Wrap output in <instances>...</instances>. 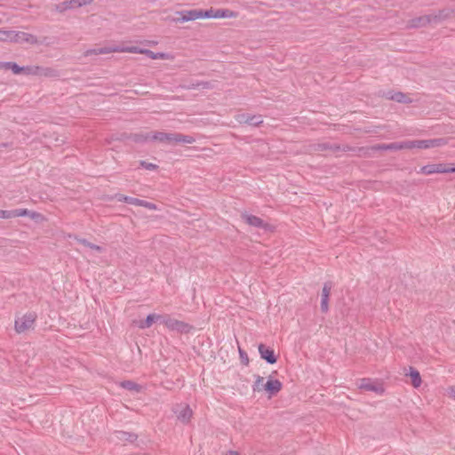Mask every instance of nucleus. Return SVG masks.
<instances>
[{
	"label": "nucleus",
	"instance_id": "nucleus-1",
	"mask_svg": "<svg viewBox=\"0 0 455 455\" xmlns=\"http://www.w3.org/2000/svg\"><path fill=\"white\" fill-rule=\"evenodd\" d=\"M151 140H157L167 145L192 144L196 141L195 138L189 135L164 132H156L151 133Z\"/></svg>",
	"mask_w": 455,
	"mask_h": 455
},
{
	"label": "nucleus",
	"instance_id": "nucleus-2",
	"mask_svg": "<svg viewBox=\"0 0 455 455\" xmlns=\"http://www.w3.org/2000/svg\"><path fill=\"white\" fill-rule=\"evenodd\" d=\"M36 317L37 315L34 312H28L21 316H18L14 323L16 332L22 333L32 329L34 327Z\"/></svg>",
	"mask_w": 455,
	"mask_h": 455
},
{
	"label": "nucleus",
	"instance_id": "nucleus-3",
	"mask_svg": "<svg viewBox=\"0 0 455 455\" xmlns=\"http://www.w3.org/2000/svg\"><path fill=\"white\" fill-rule=\"evenodd\" d=\"M92 0H68L62 3L57 4L53 5L52 10L58 12H64L68 10H72L76 8H79L84 5L91 4Z\"/></svg>",
	"mask_w": 455,
	"mask_h": 455
},
{
	"label": "nucleus",
	"instance_id": "nucleus-4",
	"mask_svg": "<svg viewBox=\"0 0 455 455\" xmlns=\"http://www.w3.org/2000/svg\"><path fill=\"white\" fill-rule=\"evenodd\" d=\"M418 172L426 175H430L434 173H451L455 172V165L451 167H446V165L443 164H427L422 166Z\"/></svg>",
	"mask_w": 455,
	"mask_h": 455
},
{
	"label": "nucleus",
	"instance_id": "nucleus-5",
	"mask_svg": "<svg viewBox=\"0 0 455 455\" xmlns=\"http://www.w3.org/2000/svg\"><path fill=\"white\" fill-rule=\"evenodd\" d=\"M359 387L366 391H371L377 395H382L385 391L381 381L371 379H361Z\"/></svg>",
	"mask_w": 455,
	"mask_h": 455
},
{
	"label": "nucleus",
	"instance_id": "nucleus-6",
	"mask_svg": "<svg viewBox=\"0 0 455 455\" xmlns=\"http://www.w3.org/2000/svg\"><path fill=\"white\" fill-rule=\"evenodd\" d=\"M162 323L172 331H178L180 332H187L189 329L188 323L179 321L177 319L172 318L168 315H163Z\"/></svg>",
	"mask_w": 455,
	"mask_h": 455
},
{
	"label": "nucleus",
	"instance_id": "nucleus-7",
	"mask_svg": "<svg viewBox=\"0 0 455 455\" xmlns=\"http://www.w3.org/2000/svg\"><path fill=\"white\" fill-rule=\"evenodd\" d=\"M176 14L180 15V17L172 20L175 23L196 20L199 19V9L180 11L176 12Z\"/></svg>",
	"mask_w": 455,
	"mask_h": 455
},
{
	"label": "nucleus",
	"instance_id": "nucleus-8",
	"mask_svg": "<svg viewBox=\"0 0 455 455\" xmlns=\"http://www.w3.org/2000/svg\"><path fill=\"white\" fill-rule=\"evenodd\" d=\"M12 43H28L29 44H38V40L36 36L32 34L22 32V31H15L13 30L12 42Z\"/></svg>",
	"mask_w": 455,
	"mask_h": 455
},
{
	"label": "nucleus",
	"instance_id": "nucleus-9",
	"mask_svg": "<svg viewBox=\"0 0 455 455\" xmlns=\"http://www.w3.org/2000/svg\"><path fill=\"white\" fill-rule=\"evenodd\" d=\"M173 411L178 419L182 423H188L192 417V410L188 404H178Z\"/></svg>",
	"mask_w": 455,
	"mask_h": 455
},
{
	"label": "nucleus",
	"instance_id": "nucleus-10",
	"mask_svg": "<svg viewBox=\"0 0 455 455\" xmlns=\"http://www.w3.org/2000/svg\"><path fill=\"white\" fill-rule=\"evenodd\" d=\"M259 353L260 357L267 363L274 364L277 361L274 349L262 343L259 345Z\"/></svg>",
	"mask_w": 455,
	"mask_h": 455
},
{
	"label": "nucleus",
	"instance_id": "nucleus-11",
	"mask_svg": "<svg viewBox=\"0 0 455 455\" xmlns=\"http://www.w3.org/2000/svg\"><path fill=\"white\" fill-rule=\"evenodd\" d=\"M118 200L127 203V204H130L143 206L148 210H156V205L151 202L140 200V199L127 196H120V198Z\"/></svg>",
	"mask_w": 455,
	"mask_h": 455
},
{
	"label": "nucleus",
	"instance_id": "nucleus-12",
	"mask_svg": "<svg viewBox=\"0 0 455 455\" xmlns=\"http://www.w3.org/2000/svg\"><path fill=\"white\" fill-rule=\"evenodd\" d=\"M332 289V283L326 282L323 283V287L321 294V311L326 313L329 310V297Z\"/></svg>",
	"mask_w": 455,
	"mask_h": 455
},
{
	"label": "nucleus",
	"instance_id": "nucleus-13",
	"mask_svg": "<svg viewBox=\"0 0 455 455\" xmlns=\"http://www.w3.org/2000/svg\"><path fill=\"white\" fill-rule=\"evenodd\" d=\"M406 149V141L392 142L389 144H376L371 148L372 151L379 150H403Z\"/></svg>",
	"mask_w": 455,
	"mask_h": 455
},
{
	"label": "nucleus",
	"instance_id": "nucleus-14",
	"mask_svg": "<svg viewBox=\"0 0 455 455\" xmlns=\"http://www.w3.org/2000/svg\"><path fill=\"white\" fill-rule=\"evenodd\" d=\"M241 218L246 224L254 228L266 229L267 226V224H266L260 218L249 214L247 212H243L241 214Z\"/></svg>",
	"mask_w": 455,
	"mask_h": 455
},
{
	"label": "nucleus",
	"instance_id": "nucleus-15",
	"mask_svg": "<svg viewBox=\"0 0 455 455\" xmlns=\"http://www.w3.org/2000/svg\"><path fill=\"white\" fill-rule=\"evenodd\" d=\"M283 384L276 379L269 378L265 383V391L269 396L276 395L282 389Z\"/></svg>",
	"mask_w": 455,
	"mask_h": 455
},
{
	"label": "nucleus",
	"instance_id": "nucleus-16",
	"mask_svg": "<svg viewBox=\"0 0 455 455\" xmlns=\"http://www.w3.org/2000/svg\"><path fill=\"white\" fill-rule=\"evenodd\" d=\"M385 97L388 100L399 102V103H411L412 100L410 99V97L401 92H387L385 93Z\"/></svg>",
	"mask_w": 455,
	"mask_h": 455
},
{
	"label": "nucleus",
	"instance_id": "nucleus-17",
	"mask_svg": "<svg viewBox=\"0 0 455 455\" xmlns=\"http://www.w3.org/2000/svg\"><path fill=\"white\" fill-rule=\"evenodd\" d=\"M433 20H435V18H433L431 16V14H427V15H423V16H420V17H417L415 19H412L411 21H410V26L411 28H420V27H425L427 26V24H430V23H433Z\"/></svg>",
	"mask_w": 455,
	"mask_h": 455
},
{
	"label": "nucleus",
	"instance_id": "nucleus-18",
	"mask_svg": "<svg viewBox=\"0 0 455 455\" xmlns=\"http://www.w3.org/2000/svg\"><path fill=\"white\" fill-rule=\"evenodd\" d=\"M162 316L163 315L150 314L145 320L140 322L139 327L140 329H148L155 322L160 321L162 323Z\"/></svg>",
	"mask_w": 455,
	"mask_h": 455
},
{
	"label": "nucleus",
	"instance_id": "nucleus-19",
	"mask_svg": "<svg viewBox=\"0 0 455 455\" xmlns=\"http://www.w3.org/2000/svg\"><path fill=\"white\" fill-rule=\"evenodd\" d=\"M120 387H122L123 388L129 390L134 394L140 393L141 390L143 389L142 386H140L132 380H124V381L121 382Z\"/></svg>",
	"mask_w": 455,
	"mask_h": 455
},
{
	"label": "nucleus",
	"instance_id": "nucleus-20",
	"mask_svg": "<svg viewBox=\"0 0 455 455\" xmlns=\"http://www.w3.org/2000/svg\"><path fill=\"white\" fill-rule=\"evenodd\" d=\"M75 239L82 245H84V247H87L92 251H95L96 252L98 253H102L103 251H105V249L100 245H97V244H94L91 242H89L88 240L84 239V238H80L78 236H75Z\"/></svg>",
	"mask_w": 455,
	"mask_h": 455
},
{
	"label": "nucleus",
	"instance_id": "nucleus-21",
	"mask_svg": "<svg viewBox=\"0 0 455 455\" xmlns=\"http://www.w3.org/2000/svg\"><path fill=\"white\" fill-rule=\"evenodd\" d=\"M114 435L119 441L129 442V443H133L137 438L136 435H134L132 433H129V432H124V431H116L114 433Z\"/></svg>",
	"mask_w": 455,
	"mask_h": 455
},
{
	"label": "nucleus",
	"instance_id": "nucleus-22",
	"mask_svg": "<svg viewBox=\"0 0 455 455\" xmlns=\"http://www.w3.org/2000/svg\"><path fill=\"white\" fill-rule=\"evenodd\" d=\"M15 218L16 217H29L32 220H37L41 217L40 213L31 212L28 209H14Z\"/></svg>",
	"mask_w": 455,
	"mask_h": 455
},
{
	"label": "nucleus",
	"instance_id": "nucleus-23",
	"mask_svg": "<svg viewBox=\"0 0 455 455\" xmlns=\"http://www.w3.org/2000/svg\"><path fill=\"white\" fill-rule=\"evenodd\" d=\"M0 67L5 68V69H11L13 74L15 75H19L20 73H22V70H23V67H20L19 66L17 63L15 62H2L0 63Z\"/></svg>",
	"mask_w": 455,
	"mask_h": 455
},
{
	"label": "nucleus",
	"instance_id": "nucleus-24",
	"mask_svg": "<svg viewBox=\"0 0 455 455\" xmlns=\"http://www.w3.org/2000/svg\"><path fill=\"white\" fill-rule=\"evenodd\" d=\"M410 378H411V385L414 387H419V385L421 384V377H420V374L419 372V371L413 369V368H410V374H409Z\"/></svg>",
	"mask_w": 455,
	"mask_h": 455
},
{
	"label": "nucleus",
	"instance_id": "nucleus-25",
	"mask_svg": "<svg viewBox=\"0 0 455 455\" xmlns=\"http://www.w3.org/2000/svg\"><path fill=\"white\" fill-rule=\"evenodd\" d=\"M405 141H406V149L427 148V140H405Z\"/></svg>",
	"mask_w": 455,
	"mask_h": 455
},
{
	"label": "nucleus",
	"instance_id": "nucleus-26",
	"mask_svg": "<svg viewBox=\"0 0 455 455\" xmlns=\"http://www.w3.org/2000/svg\"><path fill=\"white\" fill-rule=\"evenodd\" d=\"M58 75L57 70L47 68V67H39L38 76H45V77H53Z\"/></svg>",
	"mask_w": 455,
	"mask_h": 455
},
{
	"label": "nucleus",
	"instance_id": "nucleus-27",
	"mask_svg": "<svg viewBox=\"0 0 455 455\" xmlns=\"http://www.w3.org/2000/svg\"><path fill=\"white\" fill-rule=\"evenodd\" d=\"M112 52H118V50L116 48L111 49V48H107V47H100V48H96V49H92V50H88L86 52L85 55L88 56V55H92V54H95V55L106 54V53H109Z\"/></svg>",
	"mask_w": 455,
	"mask_h": 455
},
{
	"label": "nucleus",
	"instance_id": "nucleus-28",
	"mask_svg": "<svg viewBox=\"0 0 455 455\" xmlns=\"http://www.w3.org/2000/svg\"><path fill=\"white\" fill-rule=\"evenodd\" d=\"M215 18H233L235 13L228 9H217L214 12Z\"/></svg>",
	"mask_w": 455,
	"mask_h": 455
},
{
	"label": "nucleus",
	"instance_id": "nucleus-29",
	"mask_svg": "<svg viewBox=\"0 0 455 455\" xmlns=\"http://www.w3.org/2000/svg\"><path fill=\"white\" fill-rule=\"evenodd\" d=\"M265 379L259 375L256 376V380L252 385V390L254 392L265 391Z\"/></svg>",
	"mask_w": 455,
	"mask_h": 455
},
{
	"label": "nucleus",
	"instance_id": "nucleus-30",
	"mask_svg": "<svg viewBox=\"0 0 455 455\" xmlns=\"http://www.w3.org/2000/svg\"><path fill=\"white\" fill-rule=\"evenodd\" d=\"M431 16L435 18L433 23L437 24L446 20L449 17V12L446 10H440L437 13L431 14Z\"/></svg>",
	"mask_w": 455,
	"mask_h": 455
},
{
	"label": "nucleus",
	"instance_id": "nucleus-31",
	"mask_svg": "<svg viewBox=\"0 0 455 455\" xmlns=\"http://www.w3.org/2000/svg\"><path fill=\"white\" fill-rule=\"evenodd\" d=\"M446 144V140L443 138L427 140V148H437Z\"/></svg>",
	"mask_w": 455,
	"mask_h": 455
},
{
	"label": "nucleus",
	"instance_id": "nucleus-32",
	"mask_svg": "<svg viewBox=\"0 0 455 455\" xmlns=\"http://www.w3.org/2000/svg\"><path fill=\"white\" fill-rule=\"evenodd\" d=\"M140 53L146 54L148 57H149L152 60H158V59H164L165 54L163 52H154L150 50H141L140 51Z\"/></svg>",
	"mask_w": 455,
	"mask_h": 455
},
{
	"label": "nucleus",
	"instance_id": "nucleus-33",
	"mask_svg": "<svg viewBox=\"0 0 455 455\" xmlns=\"http://www.w3.org/2000/svg\"><path fill=\"white\" fill-rule=\"evenodd\" d=\"M13 30L0 29V41L12 42Z\"/></svg>",
	"mask_w": 455,
	"mask_h": 455
},
{
	"label": "nucleus",
	"instance_id": "nucleus-34",
	"mask_svg": "<svg viewBox=\"0 0 455 455\" xmlns=\"http://www.w3.org/2000/svg\"><path fill=\"white\" fill-rule=\"evenodd\" d=\"M263 123V118L260 115H250L249 116V121H248V124L249 125H251V126H259V124H261Z\"/></svg>",
	"mask_w": 455,
	"mask_h": 455
},
{
	"label": "nucleus",
	"instance_id": "nucleus-35",
	"mask_svg": "<svg viewBox=\"0 0 455 455\" xmlns=\"http://www.w3.org/2000/svg\"><path fill=\"white\" fill-rule=\"evenodd\" d=\"M214 12H215V10H213V9H209V10L199 9V19L215 18Z\"/></svg>",
	"mask_w": 455,
	"mask_h": 455
},
{
	"label": "nucleus",
	"instance_id": "nucleus-36",
	"mask_svg": "<svg viewBox=\"0 0 455 455\" xmlns=\"http://www.w3.org/2000/svg\"><path fill=\"white\" fill-rule=\"evenodd\" d=\"M39 66L23 67L22 73L26 75L38 76Z\"/></svg>",
	"mask_w": 455,
	"mask_h": 455
},
{
	"label": "nucleus",
	"instance_id": "nucleus-37",
	"mask_svg": "<svg viewBox=\"0 0 455 455\" xmlns=\"http://www.w3.org/2000/svg\"><path fill=\"white\" fill-rule=\"evenodd\" d=\"M188 89H196V88H202V89H209L210 83L209 82H197V83H192L186 86Z\"/></svg>",
	"mask_w": 455,
	"mask_h": 455
},
{
	"label": "nucleus",
	"instance_id": "nucleus-38",
	"mask_svg": "<svg viewBox=\"0 0 455 455\" xmlns=\"http://www.w3.org/2000/svg\"><path fill=\"white\" fill-rule=\"evenodd\" d=\"M151 140V133H146V134H134L133 135V140L136 142H142Z\"/></svg>",
	"mask_w": 455,
	"mask_h": 455
},
{
	"label": "nucleus",
	"instance_id": "nucleus-39",
	"mask_svg": "<svg viewBox=\"0 0 455 455\" xmlns=\"http://www.w3.org/2000/svg\"><path fill=\"white\" fill-rule=\"evenodd\" d=\"M15 218L14 210H0V219Z\"/></svg>",
	"mask_w": 455,
	"mask_h": 455
},
{
	"label": "nucleus",
	"instance_id": "nucleus-40",
	"mask_svg": "<svg viewBox=\"0 0 455 455\" xmlns=\"http://www.w3.org/2000/svg\"><path fill=\"white\" fill-rule=\"evenodd\" d=\"M239 356H240V360H241V363L244 365H248L249 363V357H248V355L247 353L243 350L241 347H239Z\"/></svg>",
	"mask_w": 455,
	"mask_h": 455
},
{
	"label": "nucleus",
	"instance_id": "nucleus-41",
	"mask_svg": "<svg viewBox=\"0 0 455 455\" xmlns=\"http://www.w3.org/2000/svg\"><path fill=\"white\" fill-rule=\"evenodd\" d=\"M140 164L143 168H145L147 170H149V171H155V170H156L158 168V166L156 164H152V163H148L146 161H140Z\"/></svg>",
	"mask_w": 455,
	"mask_h": 455
},
{
	"label": "nucleus",
	"instance_id": "nucleus-42",
	"mask_svg": "<svg viewBox=\"0 0 455 455\" xmlns=\"http://www.w3.org/2000/svg\"><path fill=\"white\" fill-rule=\"evenodd\" d=\"M249 116H250L249 114H245V113L239 114L236 116V120H237V122L239 124H248Z\"/></svg>",
	"mask_w": 455,
	"mask_h": 455
},
{
	"label": "nucleus",
	"instance_id": "nucleus-43",
	"mask_svg": "<svg viewBox=\"0 0 455 455\" xmlns=\"http://www.w3.org/2000/svg\"><path fill=\"white\" fill-rule=\"evenodd\" d=\"M125 51L128 52H133V53L139 52L140 53V50L138 47L133 46V47L127 48Z\"/></svg>",
	"mask_w": 455,
	"mask_h": 455
},
{
	"label": "nucleus",
	"instance_id": "nucleus-44",
	"mask_svg": "<svg viewBox=\"0 0 455 455\" xmlns=\"http://www.w3.org/2000/svg\"><path fill=\"white\" fill-rule=\"evenodd\" d=\"M448 395L455 398V387H451L448 388Z\"/></svg>",
	"mask_w": 455,
	"mask_h": 455
},
{
	"label": "nucleus",
	"instance_id": "nucleus-45",
	"mask_svg": "<svg viewBox=\"0 0 455 455\" xmlns=\"http://www.w3.org/2000/svg\"><path fill=\"white\" fill-rule=\"evenodd\" d=\"M318 147H319V148H320L321 150H325V149H327V148H329V146H328L327 144H319V145H318Z\"/></svg>",
	"mask_w": 455,
	"mask_h": 455
},
{
	"label": "nucleus",
	"instance_id": "nucleus-46",
	"mask_svg": "<svg viewBox=\"0 0 455 455\" xmlns=\"http://www.w3.org/2000/svg\"><path fill=\"white\" fill-rule=\"evenodd\" d=\"M227 455H239V453L237 451H230L227 453Z\"/></svg>",
	"mask_w": 455,
	"mask_h": 455
},
{
	"label": "nucleus",
	"instance_id": "nucleus-47",
	"mask_svg": "<svg viewBox=\"0 0 455 455\" xmlns=\"http://www.w3.org/2000/svg\"><path fill=\"white\" fill-rule=\"evenodd\" d=\"M2 23V19L0 18V24Z\"/></svg>",
	"mask_w": 455,
	"mask_h": 455
}]
</instances>
